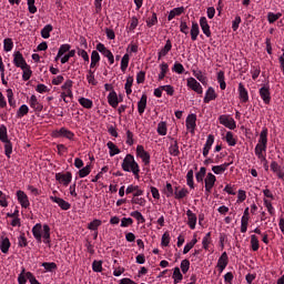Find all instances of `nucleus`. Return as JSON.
I'll list each match as a JSON object with an SVG mask.
<instances>
[{
    "mask_svg": "<svg viewBox=\"0 0 284 284\" xmlns=\"http://www.w3.org/2000/svg\"><path fill=\"white\" fill-rule=\"evenodd\" d=\"M267 128H264L260 133V139L255 145V156H257L261 163H267Z\"/></svg>",
    "mask_w": 284,
    "mask_h": 284,
    "instance_id": "f257e3e1",
    "label": "nucleus"
},
{
    "mask_svg": "<svg viewBox=\"0 0 284 284\" xmlns=\"http://www.w3.org/2000/svg\"><path fill=\"white\" fill-rule=\"evenodd\" d=\"M122 170L124 172H132L134 179L139 180L141 176V168L139 166V163L136 160H134V155L132 154H126L125 158L122 161Z\"/></svg>",
    "mask_w": 284,
    "mask_h": 284,
    "instance_id": "f03ea898",
    "label": "nucleus"
},
{
    "mask_svg": "<svg viewBox=\"0 0 284 284\" xmlns=\"http://www.w3.org/2000/svg\"><path fill=\"white\" fill-rule=\"evenodd\" d=\"M53 139H68L72 141L74 139V133L65 128H61L59 130H54L52 132Z\"/></svg>",
    "mask_w": 284,
    "mask_h": 284,
    "instance_id": "7ed1b4c3",
    "label": "nucleus"
},
{
    "mask_svg": "<svg viewBox=\"0 0 284 284\" xmlns=\"http://www.w3.org/2000/svg\"><path fill=\"white\" fill-rule=\"evenodd\" d=\"M219 122L221 125H224V128H227L229 130H236V121L234 120V118L227 114L220 115Z\"/></svg>",
    "mask_w": 284,
    "mask_h": 284,
    "instance_id": "20e7f679",
    "label": "nucleus"
},
{
    "mask_svg": "<svg viewBox=\"0 0 284 284\" xmlns=\"http://www.w3.org/2000/svg\"><path fill=\"white\" fill-rule=\"evenodd\" d=\"M214 185H216V175H214V173H207L204 178L205 194H212Z\"/></svg>",
    "mask_w": 284,
    "mask_h": 284,
    "instance_id": "39448f33",
    "label": "nucleus"
},
{
    "mask_svg": "<svg viewBox=\"0 0 284 284\" xmlns=\"http://www.w3.org/2000/svg\"><path fill=\"white\" fill-rule=\"evenodd\" d=\"M258 94L263 103H265V105H270V103L272 102V92H270V84H264L263 87H261L258 90Z\"/></svg>",
    "mask_w": 284,
    "mask_h": 284,
    "instance_id": "423d86ee",
    "label": "nucleus"
},
{
    "mask_svg": "<svg viewBox=\"0 0 284 284\" xmlns=\"http://www.w3.org/2000/svg\"><path fill=\"white\" fill-rule=\"evenodd\" d=\"M55 181H58L60 185L68 187V185L72 183V173L71 172L55 173Z\"/></svg>",
    "mask_w": 284,
    "mask_h": 284,
    "instance_id": "0eeeda50",
    "label": "nucleus"
},
{
    "mask_svg": "<svg viewBox=\"0 0 284 284\" xmlns=\"http://www.w3.org/2000/svg\"><path fill=\"white\" fill-rule=\"evenodd\" d=\"M28 104L30 105L33 112H43V103L39 101V98H37L36 94H32L29 98Z\"/></svg>",
    "mask_w": 284,
    "mask_h": 284,
    "instance_id": "6e6552de",
    "label": "nucleus"
},
{
    "mask_svg": "<svg viewBox=\"0 0 284 284\" xmlns=\"http://www.w3.org/2000/svg\"><path fill=\"white\" fill-rule=\"evenodd\" d=\"M186 85L187 88H190V90L196 92V94L203 93V87L201 85V82L196 81V79L192 77L186 79Z\"/></svg>",
    "mask_w": 284,
    "mask_h": 284,
    "instance_id": "1a4fd4ad",
    "label": "nucleus"
},
{
    "mask_svg": "<svg viewBox=\"0 0 284 284\" xmlns=\"http://www.w3.org/2000/svg\"><path fill=\"white\" fill-rule=\"evenodd\" d=\"M13 65L16 68H26L28 65V62H26V58H23V53L20 51H14L13 52Z\"/></svg>",
    "mask_w": 284,
    "mask_h": 284,
    "instance_id": "9d476101",
    "label": "nucleus"
},
{
    "mask_svg": "<svg viewBox=\"0 0 284 284\" xmlns=\"http://www.w3.org/2000/svg\"><path fill=\"white\" fill-rule=\"evenodd\" d=\"M185 125L186 130L190 131L191 134H194V132H196V114H189L185 120Z\"/></svg>",
    "mask_w": 284,
    "mask_h": 284,
    "instance_id": "9b49d317",
    "label": "nucleus"
},
{
    "mask_svg": "<svg viewBox=\"0 0 284 284\" xmlns=\"http://www.w3.org/2000/svg\"><path fill=\"white\" fill-rule=\"evenodd\" d=\"M237 92H239V99L241 103H247V101H250V92L247 91L243 82L239 83Z\"/></svg>",
    "mask_w": 284,
    "mask_h": 284,
    "instance_id": "f8f14e48",
    "label": "nucleus"
},
{
    "mask_svg": "<svg viewBox=\"0 0 284 284\" xmlns=\"http://www.w3.org/2000/svg\"><path fill=\"white\" fill-rule=\"evenodd\" d=\"M136 156H139L144 165H150V153L145 151L143 145L136 146Z\"/></svg>",
    "mask_w": 284,
    "mask_h": 284,
    "instance_id": "ddd939ff",
    "label": "nucleus"
},
{
    "mask_svg": "<svg viewBox=\"0 0 284 284\" xmlns=\"http://www.w3.org/2000/svg\"><path fill=\"white\" fill-rule=\"evenodd\" d=\"M108 103L109 105H111V108H119V103H121V101H123L122 98H119V95L116 94V91L112 90L108 97Z\"/></svg>",
    "mask_w": 284,
    "mask_h": 284,
    "instance_id": "4468645a",
    "label": "nucleus"
},
{
    "mask_svg": "<svg viewBox=\"0 0 284 284\" xmlns=\"http://www.w3.org/2000/svg\"><path fill=\"white\" fill-rule=\"evenodd\" d=\"M17 199L21 207H24V210H28V207H30V200L28 199V194H26V192L21 190L17 191Z\"/></svg>",
    "mask_w": 284,
    "mask_h": 284,
    "instance_id": "2eb2a0df",
    "label": "nucleus"
},
{
    "mask_svg": "<svg viewBox=\"0 0 284 284\" xmlns=\"http://www.w3.org/2000/svg\"><path fill=\"white\" fill-rule=\"evenodd\" d=\"M49 199L53 203H57V205H59V207L64 210V211H68V210H70V207H72L70 202H68V201H65V200H63L61 197H58V196H54V195H50Z\"/></svg>",
    "mask_w": 284,
    "mask_h": 284,
    "instance_id": "dca6fc26",
    "label": "nucleus"
},
{
    "mask_svg": "<svg viewBox=\"0 0 284 284\" xmlns=\"http://www.w3.org/2000/svg\"><path fill=\"white\" fill-rule=\"evenodd\" d=\"M227 263H230V260L227 257V252H223L219 257L217 264H216V267L220 273H222L225 270V267H227Z\"/></svg>",
    "mask_w": 284,
    "mask_h": 284,
    "instance_id": "f3484780",
    "label": "nucleus"
},
{
    "mask_svg": "<svg viewBox=\"0 0 284 284\" xmlns=\"http://www.w3.org/2000/svg\"><path fill=\"white\" fill-rule=\"evenodd\" d=\"M186 225H189L190 230H196V221H199V217H196L195 213L190 209L186 211Z\"/></svg>",
    "mask_w": 284,
    "mask_h": 284,
    "instance_id": "a211bd4d",
    "label": "nucleus"
},
{
    "mask_svg": "<svg viewBox=\"0 0 284 284\" xmlns=\"http://www.w3.org/2000/svg\"><path fill=\"white\" fill-rule=\"evenodd\" d=\"M200 27L203 34H205V37L210 39V37H212V30H210V23H207V18L205 17L200 18Z\"/></svg>",
    "mask_w": 284,
    "mask_h": 284,
    "instance_id": "6ab92c4d",
    "label": "nucleus"
},
{
    "mask_svg": "<svg viewBox=\"0 0 284 284\" xmlns=\"http://www.w3.org/2000/svg\"><path fill=\"white\" fill-rule=\"evenodd\" d=\"M32 235L36 239V241L38 243H41L42 241V234H43V225H41V223H37L33 227H32Z\"/></svg>",
    "mask_w": 284,
    "mask_h": 284,
    "instance_id": "aec40b11",
    "label": "nucleus"
},
{
    "mask_svg": "<svg viewBox=\"0 0 284 284\" xmlns=\"http://www.w3.org/2000/svg\"><path fill=\"white\" fill-rule=\"evenodd\" d=\"M230 165H232V163H229V162H225V163L220 164V165H213L212 166V172L216 175L225 174V172L227 171Z\"/></svg>",
    "mask_w": 284,
    "mask_h": 284,
    "instance_id": "412c9836",
    "label": "nucleus"
},
{
    "mask_svg": "<svg viewBox=\"0 0 284 284\" xmlns=\"http://www.w3.org/2000/svg\"><path fill=\"white\" fill-rule=\"evenodd\" d=\"M217 97L219 95L216 94V91L214 90V88L209 87L205 92L203 101H204V103H210V101H216Z\"/></svg>",
    "mask_w": 284,
    "mask_h": 284,
    "instance_id": "4be33fe9",
    "label": "nucleus"
},
{
    "mask_svg": "<svg viewBox=\"0 0 284 284\" xmlns=\"http://www.w3.org/2000/svg\"><path fill=\"white\" fill-rule=\"evenodd\" d=\"M172 50V41L166 40L164 48L158 52V60L161 61L163 57H168L169 52Z\"/></svg>",
    "mask_w": 284,
    "mask_h": 284,
    "instance_id": "5701e85b",
    "label": "nucleus"
},
{
    "mask_svg": "<svg viewBox=\"0 0 284 284\" xmlns=\"http://www.w3.org/2000/svg\"><path fill=\"white\" fill-rule=\"evenodd\" d=\"M224 141H226V143L230 148H234L236 145V143H239V139L236 138V135L234 133H232V131L226 132V134L224 136Z\"/></svg>",
    "mask_w": 284,
    "mask_h": 284,
    "instance_id": "b1692460",
    "label": "nucleus"
},
{
    "mask_svg": "<svg viewBox=\"0 0 284 284\" xmlns=\"http://www.w3.org/2000/svg\"><path fill=\"white\" fill-rule=\"evenodd\" d=\"M126 194H133V196H143L144 191L139 185L131 184L125 190Z\"/></svg>",
    "mask_w": 284,
    "mask_h": 284,
    "instance_id": "393cba45",
    "label": "nucleus"
},
{
    "mask_svg": "<svg viewBox=\"0 0 284 284\" xmlns=\"http://www.w3.org/2000/svg\"><path fill=\"white\" fill-rule=\"evenodd\" d=\"M187 194H190V191H187V189L182 187L179 190V186L174 187L173 196L176 201H181L182 199H185V196H187Z\"/></svg>",
    "mask_w": 284,
    "mask_h": 284,
    "instance_id": "a878e982",
    "label": "nucleus"
},
{
    "mask_svg": "<svg viewBox=\"0 0 284 284\" xmlns=\"http://www.w3.org/2000/svg\"><path fill=\"white\" fill-rule=\"evenodd\" d=\"M11 245L10 239L3 236L0 239V252H2V254H8Z\"/></svg>",
    "mask_w": 284,
    "mask_h": 284,
    "instance_id": "bb28decb",
    "label": "nucleus"
},
{
    "mask_svg": "<svg viewBox=\"0 0 284 284\" xmlns=\"http://www.w3.org/2000/svg\"><path fill=\"white\" fill-rule=\"evenodd\" d=\"M184 13H185V7L174 8L169 12L168 21H172V19H174L175 17H181V14H184Z\"/></svg>",
    "mask_w": 284,
    "mask_h": 284,
    "instance_id": "cd10ccee",
    "label": "nucleus"
},
{
    "mask_svg": "<svg viewBox=\"0 0 284 284\" xmlns=\"http://www.w3.org/2000/svg\"><path fill=\"white\" fill-rule=\"evenodd\" d=\"M271 170L274 174H276L277 178L284 179V172L278 162L273 161L271 162Z\"/></svg>",
    "mask_w": 284,
    "mask_h": 284,
    "instance_id": "c85d7f7f",
    "label": "nucleus"
},
{
    "mask_svg": "<svg viewBox=\"0 0 284 284\" xmlns=\"http://www.w3.org/2000/svg\"><path fill=\"white\" fill-rule=\"evenodd\" d=\"M169 154L171 156H179V154H181V151L179 150V142L174 139H172V142L170 143Z\"/></svg>",
    "mask_w": 284,
    "mask_h": 284,
    "instance_id": "c756f323",
    "label": "nucleus"
},
{
    "mask_svg": "<svg viewBox=\"0 0 284 284\" xmlns=\"http://www.w3.org/2000/svg\"><path fill=\"white\" fill-rule=\"evenodd\" d=\"M100 61H101V54H99V51L93 50V51L91 52V63H90L91 70H92L93 68H98Z\"/></svg>",
    "mask_w": 284,
    "mask_h": 284,
    "instance_id": "7c9ffc66",
    "label": "nucleus"
},
{
    "mask_svg": "<svg viewBox=\"0 0 284 284\" xmlns=\"http://www.w3.org/2000/svg\"><path fill=\"white\" fill-rule=\"evenodd\" d=\"M190 34L192 41H196V39H199V34H201V28L199 27L197 22H192Z\"/></svg>",
    "mask_w": 284,
    "mask_h": 284,
    "instance_id": "2f4dec72",
    "label": "nucleus"
},
{
    "mask_svg": "<svg viewBox=\"0 0 284 284\" xmlns=\"http://www.w3.org/2000/svg\"><path fill=\"white\" fill-rule=\"evenodd\" d=\"M106 148L109 149L110 156H116V154H121V149L114 144V142L109 141L106 143Z\"/></svg>",
    "mask_w": 284,
    "mask_h": 284,
    "instance_id": "473e14b6",
    "label": "nucleus"
},
{
    "mask_svg": "<svg viewBox=\"0 0 284 284\" xmlns=\"http://www.w3.org/2000/svg\"><path fill=\"white\" fill-rule=\"evenodd\" d=\"M78 102L85 110H92V108L94 106V102L91 99H88V98L81 97V98L78 99Z\"/></svg>",
    "mask_w": 284,
    "mask_h": 284,
    "instance_id": "72a5a7b5",
    "label": "nucleus"
},
{
    "mask_svg": "<svg viewBox=\"0 0 284 284\" xmlns=\"http://www.w3.org/2000/svg\"><path fill=\"white\" fill-rule=\"evenodd\" d=\"M145 108H148V95L143 94L138 102L139 114H143L145 112Z\"/></svg>",
    "mask_w": 284,
    "mask_h": 284,
    "instance_id": "f704fd0d",
    "label": "nucleus"
},
{
    "mask_svg": "<svg viewBox=\"0 0 284 284\" xmlns=\"http://www.w3.org/2000/svg\"><path fill=\"white\" fill-rule=\"evenodd\" d=\"M162 194H164L166 199L174 196V186H172V183L166 182L165 186L162 189Z\"/></svg>",
    "mask_w": 284,
    "mask_h": 284,
    "instance_id": "c9c22d12",
    "label": "nucleus"
},
{
    "mask_svg": "<svg viewBox=\"0 0 284 284\" xmlns=\"http://www.w3.org/2000/svg\"><path fill=\"white\" fill-rule=\"evenodd\" d=\"M169 70H170V65H168L166 62H162L160 64V73L158 75V80L163 81V79H165V75L168 74Z\"/></svg>",
    "mask_w": 284,
    "mask_h": 284,
    "instance_id": "e433bc0d",
    "label": "nucleus"
},
{
    "mask_svg": "<svg viewBox=\"0 0 284 284\" xmlns=\"http://www.w3.org/2000/svg\"><path fill=\"white\" fill-rule=\"evenodd\" d=\"M42 239L45 245H50V226L48 224L42 226Z\"/></svg>",
    "mask_w": 284,
    "mask_h": 284,
    "instance_id": "4c0bfd02",
    "label": "nucleus"
},
{
    "mask_svg": "<svg viewBox=\"0 0 284 284\" xmlns=\"http://www.w3.org/2000/svg\"><path fill=\"white\" fill-rule=\"evenodd\" d=\"M91 172H92V165L87 164L85 166L79 170L78 174L80 179H85V176H90Z\"/></svg>",
    "mask_w": 284,
    "mask_h": 284,
    "instance_id": "58836bf2",
    "label": "nucleus"
},
{
    "mask_svg": "<svg viewBox=\"0 0 284 284\" xmlns=\"http://www.w3.org/2000/svg\"><path fill=\"white\" fill-rule=\"evenodd\" d=\"M172 278H173L174 284H179V283H181V281H183V273H181V268L175 267L173 270Z\"/></svg>",
    "mask_w": 284,
    "mask_h": 284,
    "instance_id": "ea45409f",
    "label": "nucleus"
},
{
    "mask_svg": "<svg viewBox=\"0 0 284 284\" xmlns=\"http://www.w3.org/2000/svg\"><path fill=\"white\" fill-rule=\"evenodd\" d=\"M196 243H199V240L196 239V235H194L193 239L184 245L183 254H189Z\"/></svg>",
    "mask_w": 284,
    "mask_h": 284,
    "instance_id": "a19ab883",
    "label": "nucleus"
},
{
    "mask_svg": "<svg viewBox=\"0 0 284 284\" xmlns=\"http://www.w3.org/2000/svg\"><path fill=\"white\" fill-rule=\"evenodd\" d=\"M205 174H207V169H205V166L200 168V171L195 173L196 182L203 183V181H205Z\"/></svg>",
    "mask_w": 284,
    "mask_h": 284,
    "instance_id": "79ce46f5",
    "label": "nucleus"
},
{
    "mask_svg": "<svg viewBox=\"0 0 284 284\" xmlns=\"http://www.w3.org/2000/svg\"><path fill=\"white\" fill-rule=\"evenodd\" d=\"M87 81L89 85H99V81H97V77L94 75V71L90 69L87 73Z\"/></svg>",
    "mask_w": 284,
    "mask_h": 284,
    "instance_id": "37998d69",
    "label": "nucleus"
},
{
    "mask_svg": "<svg viewBox=\"0 0 284 284\" xmlns=\"http://www.w3.org/2000/svg\"><path fill=\"white\" fill-rule=\"evenodd\" d=\"M130 65V54L125 53L120 63V69L122 72H125L128 70V67Z\"/></svg>",
    "mask_w": 284,
    "mask_h": 284,
    "instance_id": "c03bdc74",
    "label": "nucleus"
},
{
    "mask_svg": "<svg viewBox=\"0 0 284 284\" xmlns=\"http://www.w3.org/2000/svg\"><path fill=\"white\" fill-rule=\"evenodd\" d=\"M193 77H195V79H197V81H200V83H202L203 85H205V83H207V78L205 75H203V71L201 70H193Z\"/></svg>",
    "mask_w": 284,
    "mask_h": 284,
    "instance_id": "a18cd8bd",
    "label": "nucleus"
},
{
    "mask_svg": "<svg viewBox=\"0 0 284 284\" xmlns=\"http://www.w3.org/2000/svg\"><path fill=\"white\" fill-rule=\"evenodd\" d=\"M28 112H30V108L27 104H22L18 109L16 116H17V119H23V116H26V114H28Z\"/></svg>",
    "mask_w": 284,
    "mask_h": 284,
    "instance_id": "49530a36",
    "label": "nucleus"
},
{
    "mask_svg": "<svg viewBox=\"0 0 284 284\" xmlns=\"http://www.w3.org/2000/svg\"><path fill=\"white\" fill-rule=\"evenodd\" d=\"M211 243H212V232H209L202 239V247H203V250H210V244Z\"/></svg>",
    "mask_w": 284,
    "mask_h": 284,
    "instance_id": "de8ad7c7",
    "label": "nucleus"
},
{
    "mask_svg": "<svg viewBox=\"0 0 284 284\" xmlns=\"http://www.w3.org/2000/svg\"><path fill=\"white\" fill-rule=\"evenodd\" d=\"M217 83H220L221 90H225V88H227V84L225 83V72L224 71L217 72Z\"/></svg>",
    "mask_w": 284,
    "mask_h": 284,
    "instance_id": "09e8293b",
    "label": "nucleus"
},
{
    "mask_svg": "<svg viewBox=\"0 0 284 284\" xmlns=\"http://www.w3.org/2000/svg\"><path fill=\"white\" fill-rule=\"evenodd\" d=\"M282 17H283V13H281V12H277V13L268 12L267 21H268V23H276V21H278Z\"/></svg>",
    "mask_w": 284,
    "mask_h": 284,
    "instance_id": "8fccbe9b",
    "label": "nucleus"
},
{
    "mask_svg": "<svg viewBox=\"0 0 284 284\" xmlns=\"http://www.w3.org/2000/svg\"><path fill=\"white\" fill-rule=\"evenodd\" d=\"M7 98L9 105L11 108H17V100H14V93L12 92V89L7 90Z\"/></svg>",
    "mask_w": 284,
    "mask_h": 284,
    "instance_id": "3c124183",
    "label": "nucleus"
},
{
    "mask_svg": "<svg viewBox=\"0 0 284 284\" xmlns=\"http://www.w3.org/2000/svg\"><path fill=\"white\" fill-rule=\"evenodd\" d=\"M52 30H53L52 24H45L41 30L42 39H50V32H52Z\"/></svg>",
    "mask_w": 284,
    "mask_h": 284,
    "instance_id": "603ef678",
    "label": "nucleus"
},
{
    "mask_svg": "<svg viewBox=\"0 0 284 284\" xmlns=\"http://www.w3.org/2000/svg\"><path fill=\"white\" fill-rule=\"evenodd\" d=\"M12 48H14V42H12V39L6 38L3 40V50H4V52H12Z\"/></svg>",
    "mask_w": 284,
    "mask_h": 284,
    "instance_id": "864d4df0",
    "label": "nucleus"
},
{
    "mask_svg": "<svg viewBox=\"0 0 284 284\" xmlns=\"http://www.w3.org/2000/svg\"><path fill=\"white\" fill-rule=\"evenodd\" d=\"M158 134L160 136H165V134H168V123L161 121L159 124H158Z\"/></svg>",
    "mask_w": 284,
    "mask_h": 284,
    "instance_id": "5fc2aeb1",
    "label": "nucleus"
},
{
    "mask_svg": "<svg viewBox=\"0 0 284 284\" xmlns=\"http://www.w3.org/2000/svg\"><path fill=\"white\" fill-rule=\"evenodd\" d=\"M134 83V78L128 77L126 82L124 84V90L129 97V94H132V84Z\"/></svg>",
    "mask_w": 284,
    "mask_h": 284,
    "instance_id": "6e6d98bb",
    "label": "nucleus"
},
{
    "mask_svg": "<svg viewBox=\"0 0 284 284\" xmlns=\"http://www.w3.org/2000/svg\"><path fill=\"white\" fill-rule=\"evenodd\" d=\"M18 283L19 284L28 283V272H26V267H22L21 273L18 275Z\"/></svg>",
    "mask_w": 284,
    "mask_h": 284,
    "instance_id": "4d7b16f0",
    "label": "nucleus"
},
{
    "mask_svg": "<svg viewBox=\"0 0 284 284\" xmlns=\"http://www.w3.org/2000/svg\"><path fill=\"white\" fill-rule=\"evenodd\" d=\"M23 71L22 79L23 81H30V78L32 77V69H30V65L27 64L26 68L21 69Z\"/></svg>",
    "mask_w": 284,
    "mask_h": 284,
    "instance_id": "13d9d810",
    "label": "nucleus"
},
{
    "mask_svg": "<svg viewBox=\"0 0 284 284\" xmlns=\"http://www.w3.org/2000/svg\"><path fill=\"white\" fill-rule=\"evenodd\" d=\"M130 216L135 219V221H138V223H145V217L143 216V214L140 211L131 212Z\"/></svg>",
    "mask_w": 284,
    "mask_h": 284,
    "instance_id": "bf43d9fd",
    "label": "nucleus"
},
{
    "mask_svg": "<svg viewBox=\"0 0 284 284\" xmlns=\"http://www.w3.org/2000/svg\"><path fill=\"white\" fill-rule=\"evenodd\" d=\"M0 141L3 142H8V128H6V125H0Z\"/></svg>",
    "mask_w": 284,
    "mask_h": 284,
    "instance_id": "052dcab7",
    "label": "nucleus"
},
{
    "mask_svg": "<svg viewBox=\"0 0 284 284\" xmlns=\"http://www.w3.org/2000/svg\"><path fill=\"white\" fill-rule=\"evenodd\" d=\"M131 203L133 205H140L141 207H145L146 201H145V197H139L133 195Z\"/></svg>",
    "mask_w": 284,
    "mask_h": 284,
    "instance_id": "680f3d73",
    "label": "nucleus"
},
{
    "mask_svg": "<svg viewBox=\"0 0 284 284\" xmlns=\"http://www.w3.org/2000/svg\"><path fill=\"white\" fill-rule=\"evenodd\" d=\"M247 225H250V217H241L240 232L242 234H245V232H247Z\"/></svg>",
    "mask_w": 284,
    "mask_h": 284,
    "instance_id": "e2e57ef3",
    "label": "nucleus"
},
{
    "mask_svg": "<svg viewBox=\"0 0 284 284\" xmlns=\"http://www.w3.org/2000/svg\"><path fill=\"white\" fill-rule=\"evenodd\" d=\"M251 247L253 252H258V248L261 247L258 244V237L256 235H251Z\"/></svg>",
    "mask_w": 284,
    "mask_h": 284,
    "instance_id": "0e129e2a",
    "label": "nucleus"
},
{
    "mask_svg": "<svg viewBox=\"0 0 284 284\" xmlns=\"http://www.w3.org/2000/svg\"><path fill=\"white\" fill-rule=\"evenodd\" d=\"M2 143H4V154L8 159H10V156L12 155V142H10V140H7V142Z\"/></svg>",
    "mask_w": 284,
    "mask_h": 284,
    "instance_id": "69168bd1",
    "label": "nucleus"
},
{
    "mask_svg": "<svg viewBox=\"0 0 284 284\" xmlns=\"http://www.w3.org/2000/svg\"><path fill=\"white\" fill-rule=\"evenodd\" d=\"M42 267H44L45 272H54V270H57V263L43 262Z\"/></svg>",
    "mask_w": 284,
    "mask_h": 284,
    "instance_id": "338daca9",
    "label": "nucleus"
},
{
    "mask_svg": "<svg viewBox=\"0 0 284 284\" xmlns=\"http://www.w3.org/2000/svg\"><path fill=\"white\" fill-rule=\"evenodd\" d=\"M101 227V220H93L88 225V230H91L92 232H97Z\"/></svg>",
    "mask_w": 284,
    "mask_h": 284,
    "instance_id": "774afa93",
    "label": "nucleus"
}]
</instances>
